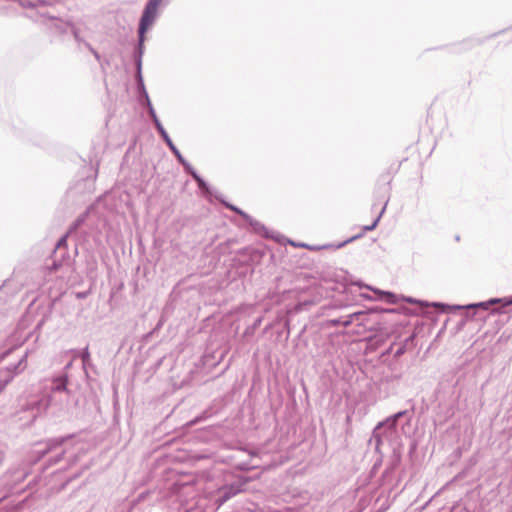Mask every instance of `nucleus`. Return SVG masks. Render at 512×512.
Returning <instances> with one entry per match:
<instances>
[{"label":"nucleus","mask_w":512,"mask_h":512,"mask_svg":"<svg viewBox=\"0 0 512 512\" xmlns=\"http://www.w3.org/2000/svg\"><path fill=\"white\" fill-rule=\"evenodd\" d=\"M150 116L154 122V125H155L157 131L159 132V134L161 135L162 139L165 141V143L167 144L169 149L172 151V153L174 155H179L180 151L177 149V147L172 142L171 138L169 137V134L164 129L163 125L161 124L160 120L158 119L154 108L151 106H150Z\"/></svg>","instance_id":"7"},{"label":"nucleus","mask_w":512,"mask_h":512,"mask_svg":"<svg viewBox=\"0 0 512 512\" xmlns=\"http://www.w3.org/2000/svg\"><path fill=\"white\" fill-rule=\"evenodd\" d=\"M72 366V362L70 361L69 363H67L64 367L65 370L69 369L70 367Z\"/></svg>","instance_id":"26"},{"label":"nucleus","mask_w":512,"mask_h":512,"mask_svg":"<svg viewBox=\"0 0 512 512\" xmlns=\"http://www.w3.org/2000/svg\"><path fill=\"white\" fill-rule=\"evenodd\" d=\"M386 206H387V202H385V204H384V206L382 207V209H381V211H380L379 215L376 217V219L373 221V223H372L371 225H368V226H365V227H364V230H365V231H372V230H374V229L376 228V226H377L378 222L380 221V219H381V217H382L383 213H384V212H385V210H386Z\"/></svg>","instance_id":"16"},{"label":"nucleus","mask_w":512,"mask_h":512,"mask_svg":"<svg viewBox=\"0 0 512 512\" xmlns=\"http://www.w3.org/2000/svg\"><path fill=\"white\" fill-rule=\"evenodd\" d=\"M190 175L197 182V184L202 180V178L199 176V174L195 170L192 171Z\"/></svg>","instance_id":"24"},{"label":"nucleus","mask_w":512,"mask_h":512,"mask_svg":"<svg viewBox=\"0 0 512 512\" xmlns=\"http://www.w3.org/2000/svg\"><path fill=\"white\" fill-rule=\"evenodd\" d=\"M190 175L197 182V184L202 180V178L199 176V174L195 170L192 171Z\"/></svg>","instance_id":"23"},{"label":"nucleus","mask_w":512,"mask_h":512,"mask_svg":"<svg viewBox=\"0 0 512 512\" xmlns=\"http://www.w3.org/2000/svg\"><path fill=\"white\" fill-rule=\"evenodd\" d=\"M81 358H82L83 364H86L88 362V360L90 358V353H89L88 347H86L83 350Z\"/></svg>","instance_id":"20"},{"label":"nucleus","mask_w":512,"mask_h":512,"mask_svg":"<svg viewBox=\"0 0 512 512\" xmlns=\"http://www.w3.org/2000/svg\"><path fill=\"white\" fill-rule=\"evenodd\" d=\"M244 220L251 226L255 233L266 238L273 237L272 235L269 234L268 229L261 222L253 219L250 215H244Z\"/></svg>","instance_id":"8"},{"label":"nucleus","mask_w":512,"mask_h":512,"mask_svg":"<svg viewBox=\"0 0 512 512\" xmlns=\"http://www.w3.org/2000/svg\"><path fill=\"white\" fill-rule=\"evenodd\" d=\"M72 438V436L56 437L45 441V448L36 450L38 458H42L51 452H55V456L49 460V465L59 463L63 455L67 452V448L64 445Z\"/></svg>","instance_id":"3"},{"label":"nucleus","mask_w":512,"mask_h":512,"mask_svg":"<svg viewBox=\"0 0 512 512\" xmlns=\"http://www.w3.org/2000/svg\"><path fill=\"white\" fill-rule=\"evenodd\" d=\"M45 4H46L45 0H35V1L20 0V5L24 8H35L39 5L43 6Z\"/></svg>","instance_id":"14"},{"label":"nucleus","mask_w":512,"mask_h":512,"mask_svg":"<svg viewBox=\"0 0 512 512\" xmlns=\"http://www.w3.org/2000/svg\"><path fill=\"white\" fill-rule=\"evenodd\" d=\"M71 392L64 393L62 396H55V399H52V396L43 397L41 399H33L27 404V408L24 412L29 413L28 422H33L41 413L45 412L48 407L55 406L58 410L68 409L71 403Z\"/></svg>","instance_id":"2"},{"label":"nucleus","mask_w":512,"mask_h":512,"mask_svg":"<svg viewBox=\"0 0 512 512\" xmlns=\"http://www.w3.org/2000/svg\"><path fill=\"white\" fill-rule=\"evenodd\" d=\"M510 298H492L488 301H485V302H479V303H474V304H469L466 306L467 309H475V308H482L484 310H487L489 309V307L491 305H494V304H498V303H502L503 306H506L505 305V301H509Z\"/></svg>","instance_id":"9"},{"label":"nucleus","mask_w":512,"mask_h":512,"mask_svg":"<svg viewBox=\"0 0 512 512\" xmlns=\"http://www.w3.org/2000/svg\"><path fill=\"white\" fill-rule=\"evenodd\" d=\"M27 357L28 353L26 352L15 364H10L5 368L0 369V393L16 375L22 373L26 369Z\"/></svg>","instance_id":"4"},{"label":"nucleus","mask_w":512,"mask_h":512,"mask_svg":"<svg viewBox=\"0 0 512 512\" xmlns=\"http://www.w3.org/2000/svg\"><path fill=\"white\" fill-rule=\"evenodd\" d=\"M243 483H233L230 485H224L217 490L215 503L219 508L226 501H228L233 496L237 495L242 491Z\"/></svg>","instance_id":"5"},{"label":"nucleus","mask_w":512,"mask_h":512,"mask_svg":"<svg viewBox=\"0 0 512 512\" xmlns=\"http://www.w3.org/2000/svg\"><path fill=\"white\" fill-rule=\"evenodd\" d=\"M85 46H86V47H87V48H88V49L93 53V55H94V57H95L96 59H99V58H100V56H99L98 52H97V51H95L89 43L85 42Z\"/></svg>","instance_id":"22"},{"label":"nucleus","mask_w":512,"mask_h":512,"mask_svg":"<svg viewBox=\"0 0 512 512\" xmlns=\"http://www.w3.org/2000/svg\"><path fill=\"white\" fill-rule=\"evenodd\" d=\"M414 335L409 336L405 339L404 343L401 344L394 352V357L399 358L401 357L407 350V345L409 342H413Z\"/></svg>","instance_id":"13"},{"label":"nucleus","mask_w":512,"mask_h":512,"mask_svg":"<svg viewBox=\"0 0 512 512\" xmlns=\"http://www.w3.org/2000/svg\"><path fill=\"white\" fill-rule=\"evenodd\" d=\"M225 205L230 210L238 213L243 219H244V215H248L246 212L242 211L241 209H239L238 207H236V206H234L232 204L225 203Z\"/></svg>","instance_id":"18"},{"label":"nucleus","mask_w":512,"mask_h":512,"mask_svg":"<svg viewBox=\"0 0 512 512\" xmlns=\"http://www.w3.org/2000/svg\"><path fill=\"white\" fill-rule=\"evenodd\" d=\"M74 36H75V38H76L77 40L81 41L80 37L78 36L77 31H74Z\"/></svg>","instance_id":"27"},{"label":"nucleus","mask_w":512,"mask_h":512,"mask_svg":"<svg viewBox=\"0 0 512 512\" xmlns=\"http://www.w3.org/2000/svg\"><path fill=\"white\" fill-rule=\"evenodd\" d=\"M356 236H353L352 239H349V242H352V240H355Z\"/></svg>","instance_id":"30"},{"label":"nucleus","mask_w":512,"mask_h":512,"mask_svg":"<svg viewBox=\"0 0 512 512\" xmlns=\"http://www.w3.org/2000/svg\"><path fill=\"white\" fill-rule=\"evenodd\" d=\"M198 187L204 193H208L209 192V187H208L207 183L203 179L198 183Z\"/></svg>","instance_id":"21"},{"label":"nucleus","mask_w":512,"mask_h":512,"mask_svg":"<svg viewBox=\"0 0 512 512\" xmlns=\"http://www.w3.org/2000/svg\"><path fill=\"white\" fill-rule=\"evenodd\" d=\"M363 314H364L363 312H356V313L350 314L347 317H342V318H339V319H334V320H332V323L334 325H340L341 324L344 327H348L353 322L354 318H358L359 316H361Z\"/></svg>","instance_id":"10"},{"label":"nucleus","mask_w":512,"mask_h":512,"mask_svg":"<svg viewBox=\"0 0 512 512\" xmlns=\"http://www.w3.org/2000/svg\"><path fill=\"white\" fill-rule=\"evenodd\" d=\"M144 95H146V99H147V103H148V108L150 109V106L152 107V105H151V102H150V100L148 98L147 92H144Z\"/></svg>","instance_id":"25"},{"label":"nucleus","mask_w":512,"mask_h":512,"mask_svg":"<svg viewBox=\"0 0 512 512\" xmlns=\"http://www.w3.org/2000/svg\"><path fill=\"white\" fill-rule=\"evenodd\" d=\"M67 383L68 376L66 373L53 377L51 379L50 393L48 396H52V399H55V396H62L64 393L71 392L67 389Z\"/></svg>","instance_id":"6"},{"label":"nucleus","mask_w":512,"mask_h":512,"mask_svg":"<svg viewBox=\"0 0 512 512\" xmlns=\"http://www.w3.org/2000/svg\"><path fill=\"white\" fill-rule=\"evenodd\" d=\"M67 237H68V233H67L66 235L62 236V237L58 240L57 245H56V249H59V248H61V247L66 246V244H67Z\"/></svg>","instance_id":"19"},{"label":"nucleus","mask_w":512,"mask_h":512,"mask_svg":"<svg viewBox=\"0 0 512 512\" xmlns=\"http://www.w3.org/2000/svg\"><path fill=\"white\" fill-rule=\"evenodd\" d=\"M383 312H389V313H392V312H395V309H386V310H383Z\"/></svg>","instance_id":"28"},{"label":"nucleus","mask_w":512,"mask_h":512,"mask_svg":"<svg viewBox=\"0 0 512 512\" xmlns=\"http://www.w3.org/2000/svg\"><path fill=\"white\" fill-rule=\"evenodd\" d=\"M375 293H379L388 303L395 304L397 302V296L391 292H381L374 289Z\"/></svg>","instance_id":"15"},{"label":"nucleus","mask_w":512,"mask_h":512,"mask_svg":"<svg viewBox=\"0 0 512 512\" xmlns=\"http://www.w3.org/2000/svg\"><path fill=\"white\" fill-rule=\"evenodd\" d=\"M356 236H353L352 239H349V242H352V240H355Z\"/></svg>","instance_id":"32"},{"label":"nucleus","mask_w":512,"mask_h":512,"mask_svg":"<svg viewBox=\"0 0 512 512\" xmlns=\"http://www.w3.org/2000/svg\"><path fill=\"white\" fill-rule=\"evenodd\" d=\"M162 0H148L143 10L142 16L139 22L138 35L139 41L135 51V64L137 68V79L140 85L143 87L142 80V56L144 54V41L146 31L154 24L158 17V8Z\"/></svg>","instance_id":"1"},{"label":"nucleus","mask_w":512,"mask_h":512,"mask_svg":"<svg viewBox=\"0 0 512 512\" xmlns=\"http://www.w3.org/2000/svg\"><path fill=\"white\" fill-rule=\"evenodd\" d=\"M406 413V411H400L390 417H388L385 422L383 423H379L377 428L383 426V425H387L389 428H394L396 426V423L398 421V419L400 417H402L404 414Z\"/></svg>","instance_id":"12"},{"label":"nucleus","mask_w":512,"mask_h":512,"mask_svg":"<svg viewBox=\"0 0 512 512\" xmlns=\"http://www.w3.org/2000/svg\"><path fill=\"white\" fill-rule=\"evenodd\" d=\"M356 236H353L352 239H349V242H352V240H355Z\"/></svg>","instance_id":"31"},{"label":"nucleus","mask_w":512,"mask_h":512,"mask_svg":"<svg viewBox=\"0 0 512 512\" xmlns=\"http://www.w3.org/2000/svg\"><path fill=\"white\" fill-rule=\"evenodd\" d=\"M505 305H512V298L509 301H505Z\"/></svg>","instance_id":"29"},{"label":"nucleus","mask_w":512,"mask_h":512,"mask_svg":"<svg viewBox=\"0 0 512 512\" xmlns=\"http://www.w3.org/2000/svg\"><path fill=\"white\" fill-rule=\"evenodd\" d=\"M175 157L177 158V160L182 164V166L184 167L185 171L189 174H191L192 171H194V168L190 165L189 162H187L184 157L182 156V154L179 152V155H175Z\"/></svg>","instance_id":"17"},{"label":"nucleus","mask_w":512,"mask_h":512,"mask_svg":"<svg viewBox=\"0 0 512 512\" xmlns=\"http://www.w3.org/2000/svg\"><path fill=\"white\" fill-rule=\"evenodd\" d=\"M89 214V211L86 210L85 212L81 213L77 219L71 224L68 230V234L73 233L76 231L87 219Z\"/></svg>","instance_id":"11"}]
</instances>
